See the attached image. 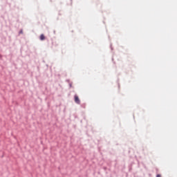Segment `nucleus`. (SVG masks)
<instances>
[{"label": "nucleus", "instance_id": "nucleus-3", "mask_svg": "<svg viewBox=\"0 0 177 177\" xmlns=\"http://www.w3.org/2000/svg\"><path fill=\"white\" fill-rule=\"evenodd\" d=\"M19 34H23V30H21L19 31Z\"/></svg>", "mask_w": 177, "mask_h": 177}, {"label": "nucleus", "instance_id": "nucleus-1", "mask_svg": "<svg viewBox=\"0 0 177 177\" xmlns=\"http://www.w3.org/2000/svg\"><path fill=\"white\" fill-rule=\"evenodd\" d=\"M75 102L77 103V104H80L81 103V101L77 95H75Z\"/></svg>", "mask_w": 177, "mask_h": 177}, {"label": "nucleus", "instance_id": "nucleus-5", "mask_svg": "<svg viewBox=\"0 0 177 177\" xmlns=\"http://www.w3.org/2000/svg\"><path fill=\"white\" fill-rule=\"evenodd\" d=\"M70 87L71 88V84H70Z\"/></svg>", "mask_w": 177, "mask_h": 177}, {"label": "nucleus", "instance_id": "nucleus-4", "mask_svg": "<svg viewBox=\"0 0 177 177\" xmlns=\"http://www.w3.org/2000/svg\"><path fill=\"white\" fill-rule=\"evenodd\" d=\"M156 177H161V175L157 174Z\"/></svg>", "mask_w": 177, "mask_h": 177}, {"label": "nucleus", "instance_id": "nucleus-2", "mask_svg": "<svg viewBox=\"0 0 177 177\" xmlns=\"http://www.w3.org/2000/svg\"><path fill=\"white\" fill-rule=\"evenodd\" d=\"M44 39H45V36L44 35V34H41L40 35V40L44 41Z\"/></svg>", "mask_w": 177, "mask_h": 177}]
</instances>
